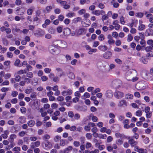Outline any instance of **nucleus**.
<instances>
[{
  "mask_svg": "<svg viewBox=\"0 0 153 153\" xmlns=\"http://www.w3.org/2000/svg\"><path fill=\"white\" fill-rule=\"evenodd\" d=\"M137 74V72L135 70L130 69L126 72V77L127 80L134 82L138 79V78L136 77Z\"/></svg>",
  "mask_w": 153,
  "mask_h": 153,
  "instance_id": "1",
  "label": "nucleus"
},
{
  "mask_svg": "<svg viewBox=\"0 0 153 153\" xmlns=\"http://www.w3.org/2000/svg\"><path fill=\"white\" fill-rule=\"evenodd\" d=\"M53 45L55 46L62 48H65L67 47V43L63 41L60 40H56L53 42Z\"/></svg>",
  "mask_w": 153,
  "mask_h": 153,
  "instance_id": "2",
  "label": "nucleus"
},
{
  "mask_svg": "<svg viewBox=\"0 0 153 153\" xmlns=\"http://www.w3.org/2000/svg\"><path fill=\"white\" fill-rule=\"evenodd\" d=\"M50 52L53 54L56 55L59 53V51L57 47L53 45V44L49 47Z\"/></svg>",
  "mask_w": 153,
  "mask_h": 153,
  "instance_id": "3",
  "label": "nucleus"
},
{
  "mask_svg": "<svg viewBox=\"0 0 153 153\" xmlns=\"http://www.w3.org/2000/svg\"><path fill=\"white\" fill-rule=\"evenodd\" d=\"M114 96L116 98L120 99L123 98L124 96V94L122 92L117 91L114 93Z\"/></svg>",
  "mask_w": 153,
  "mask_h": 153,
  "instance_id": "4",
  "label": "nucleus"
},
{
  "mask_svg": "<svg viewBox=\"0 0 153 153\" xmlns=\"http://www.w3.org/2000/svg\"><path fill=\"white\" fill-rule=\"evenodd\" d=\"M136 88L138 90H142L145 88L144 84L143 82H138L136 85Z\"/></svg>",
  "mask_w": 153,
  "mask_h": 153,
  "instance_id": "5",
  "label": "nucleus"
},
{
  "mask_svg": "<svg viewBox=\"0 0 153 153\" xmlns=\"http://www.w3.org/2000/svg\"><path fill=\"white\" fill-rule=\"evenodd\" d=\"M126 138L129 140L128 142L131 146H134L137 144V141H135L132 138L130 139V137H128V138Z\"/></svg>",
  "mask_w": 153,
  "mask_h": 153,
  "instance_id": "6",
  "label": "nucleus"
},
{
  "mask_svg": "<svg viewBox=\"0 0 153 153\" xmlns=\"http://www.w3.org/2000/svg\"><path fill=\"white\" fill-rule=\"evenodd\" d=\"M107 38L108 39V43L110 45L114 44L115 41L113 39V37L111 34H108L107 36Z\"/></svg>",
  "mask_w": 153,
  "mask_h": 153,
  "instance_id": "7",
  "label": "nucleus"
},
{
  "mask_svg": "<svg viewBox=\"0 0 153 153\" xmlns=\"http://www.w3.org/2000/svg\"><path fill=\"white\" fill-rule=\"evenodd\" d=\"M40 144V142L38 141L35 142H32L30 145V147L31 149H35L36 147H38Z\"/></svg>",
  "mask_w": 153,
  "mask_h": 153,
  "instance_id": "8",
  "label": "nucleus"
},
{
  "mask_svg": "<svg viewBox=\"0 0 153 153\" xmlns=\"http://www.w3.org/2000/svg\"><path fill=\"white\" fill-rule=\"evenodd\" d=\"M127 105V103L126 100H122L120 101L118 104V106L119 107H125Z\"/></svg>",
  "mask_w": 153,
  "mask_h": 153,
  "instance_id": "9",
  "label": "nucleus"
},
{
  "mask_svg": "<svg viewBox=\"0 0 153 153\" xmlns=\"http://www.w3.org/2000/svg\"><path fill=\"white\" fill-rule=\"evenodd\" d=\"M145 35L146 36H153V30L151 29H147L145 33Z\"/></svg>",
  "mask_w": 153,
  "mask_h": 153,
  "instance_id": "10",
  "label": "nucleus"
},
{
  "mask_svg": "<svg viewBox=\"0 0 153 153\" xmlns=\"http://www.w3.org/2000/svg\"><path fill=\"white\" fill-rule=\"evenodd\" d=\"M93 13L95 15L99 16L100 15H103L105 14V12L103 10H95L93 12Z\"/></svg>",
  "mask_w": 153,
  "mask_h": 153,
  "instance_id": "11",
  "label": "nucleus"
},
{
  "mask_svg": "<svg viewBox=\"0 0 153 153\" xmlns=\"http://www.w3.org/2000/svg\"><path fill=\"white\" fill-rule=\"evenodd\" d=\"M105 95L107 98H111L113 96V92L111 90H108L106 91Z\"/></svg>",
  "mask_w": 153,
  "mask_h": 153,
  "instance_id": "12",
  "label": "nucleus"
},
{
  "mask_svg": "<svg viewBox=\"0 0 153 153\" xmlns=\"http://www.w3.org/2000/svg\"><path fill=\"white\" fill-rule=\"evenodd\" d=\"M119 22L117 20L114 21L113 22V24L114 25V28L116 30H119L120 28V26L118 24Z\"/></svg>",
  "mask_w": 153,
  "mask_h": 153,
  "instance_id": "13",
  "label": "nucleus"
},
{
  "mask_svg": "<svg viewBox=\"0 0 153 153\" xmlns=\"http://www.w3.org/2000/svg\"><path fill=\"white\" fill-rule=\"evenodd\" d=\"M52 145L51 142L48 140H46V143H45V149H51L52 147Z\"/></svg>",
  "mask_w": 153,
  "mask_h": 153,
  "instance_id": "14",
  "label": "nucleus"
},
{
  "mask_svg": "<svg viewBox=\"0 0 153 153\" xmlns=\"http://www.w3.org/2000/svg\"><path fill=\"white\" fill-rule=\"evenodd\" d=\"M111 56V53L110 51H107L103 54V57L106 59H109Z\"/></svg>",
  "mask_w": 153,
  "mask_h": 153,
  "instance_id": "15",
  "label": "nucleus"
},
{
  "mask_svg": "<svg viewBox=\"0 0 153 153\" xmlns=\"http://www.w3.org/2000/svg\"><path fill=\"white\" fill-rule=\"evenodd\" d=\"M113 83L117 87L119 86L122 84L121 81L119 79L115 80L113 81Z\"/></svg>",
  "mask_w": 153,
  "mask_h": 153,
  "instance_id": "16",
  "label": "nucleus"
},
{
  "mask_svg": "<svg viewBox=\"0 0 153 153\" xmlns=\"http://www.w3.org/2000/svg\"><path fill=\"white\" fill-rule=\"evenodd\" d=\"M9 133V131L8 130L4 131L3 134H1V136L4 139H5L7 138L8 135Z\"/></svg>",
  "mask_w": 153,
  "mask_h": 153,
  "instance_id": "17",
  "label": "nucleus"
},
{
  "mask_svg": "<svg viewBox=\"0 0 153 153\" xmlns=\"http://www.w3.org/2000/svg\"><path fill=\"white\" fill-rule=\"evenodd\" d=\"M116 137L117 138H120L122 139L124 138L125 136L123 134H121L120 133L118 132L115 134Z\"/></svg>",
  "mask_w": 153,
  "mask_h": 153,
  "instance_id": "18",
  "label": "nucleus"
},
{
  "mask_svg": "<svg viewBox=\"0 0 153 153\" xmlns=\"http://www.w3.org/2000/svg\"><path fill=\"white\" fill-rule=\"evenodd\" d=\"M73 147L72 146H70L65 149L63 151V152L64 153H68V152L71 151Z\"/></svg>",
  "mask_w": 153,
  "mask_h": 153,
  "instance_id": "19",
  "label": "nucleus"
},
{
  "mask_svg": "<svg viewBox=\"0 0 153 153\" xmlns=\"http://www.w3.org/2000/svg\"><path fill=\"white\" fill-rule=\"evenodd\" d=\"M98 48L103 51H105L107 49V47L106 45H100L98 47Z\"/></svg>",
  "mask_w": 153,
  "mask_h": 153,
  "instance_id": "20",
  "label": "nucleus"
},
{
  "mask_svg": "<svg viewBox=\"0 0 153 153\" xmlns=\"http://www.w3.org/2000/svg\"><path fill=\"white\" fill-rule=\"evenodd\" d=\"M16 137V135L14 134H12L10 136L9 140L11 143H13L14 141V139Z\"/></svg>",
  "mask_w": 153,
  "mask_h": 153,
  "instance_id": "21",
  "label": "nucleus"
},
{
  "mask_svg": "<svg viewBox=\"0 0 153 153\" xmlns=\"http://www.w3.org/2000/svg\"><path fill=\"white\" fill-rule=\"evenodd\" d=\"M152 77V75L150 73H147L146 74V76L145 77V79L147 80H151Z\"/></svg>",
  "mask_w": 153,
  "mask_h": 153,
  "instance_id": "22",
  "label": "nucleus"
},
{
  "mask_svg": "<svg viewBox=\"0 0 153 153\" xmlns=\"http://www.w3.org/2000/svg\"><path fill=\"white\" fill-rule=\"evenodd\" d=\"M35 124V121L32 120H30L27 123V124L30 127H33Z\"/></svg>",
  "mask_w": 153,
  "mask_h": 153,
  "instance_id": "23",
  "label": "nucleus"
},
{
  "mask_svg": "<svg viewBox=\"0 0 153 153\" xmlns=\"http://www.w3.org/2000/svg\"><path fill=\"white\" fill-rule=\"evenodd\" d=\"M65 36L69 35L71 33V30L68 28L66 29L63 32Z\"/></svg>",
  "mask_w": 153,
  "mask_h": 153,
  "instance_id": "24",
  "label": "nucleus"
},
{
  "mask_svg": "<svg viewBox=\"0 0 153 153\" xmlns=\"http://www.w3.org/2000/svg\"><path fill=\"white\" fill-rule=\"evenodd\" d=\"M36 93L35 92L32 93L30 95V97L33 99V100H35L36 98Z\"/></svg>",
  "mask_w": 153,
  "mask_h": 153,
  "instance_id": "25",
  "label": "nucleus"
},
{
  "mask_svg": "<svg viewBox=\"0 0 153 153\" xmlns=\"http://www.w3.org/2000/svg\"><path fill=\"white\" fill-rule=\"evenodd\" d=\"M90 97V95L87 92H85L84 93L83 96H82L81 98L82 99L85 100V98L84 97L86 98H88Z\"/></svg>",
  "mask_w": 153,
  "mask_h": 153,
  "instance_id": "26",
  "label": "nucleus"
},
{
  "mask_svg": "<svg viewBox=\"0 0 153 153\" xmlns=\"http://www.w3.org/2000/svg\"><path fill=\"white\" fill-rule=\"evenodd\" d=\"M98 38L99 41H102L105 39V37L103 34H101L98 36Z\"/></svg>",
  "mask_w": 153,
  "mask_h": 153,
  "instance_id": "27",
  "label": "nucleus"
},
{
  "mask_svg": "<svg viewBox=\"0 0 153 153\" xmlns=\"http://www.w3.org/2000/svg\"><path fill=\"white\" fill-rule=\"evenodd\" d=\"M55 29L53 27H50L48 30V32L51 34H54L55 32Z\"/></svg>",
  "mask_w": 153,
  "mask_h": 153,
  "instance_id": "28",
  "label": "nucleus"
},
{
  "mask_svg": "<svg viewBox=\"0 0 153 153\" xmlns=\"http://www.w3.org/2000/svg\"><path fill=\"white\" fill-rule=\"evenodd\" d=\"M32 8L33 9L29 8L27 10V13L28 15H31L32 14L34 9V7H32Z\"/></svg>",
  "mask_w": 153,
  "mask_h": 153,
  "instance_id": "29",
  "label": "nucleus"
},
{
  "mask_svg": "<svg viewBox=\"0 0 153 153\" xmlns=\"http://www.w3.org/2000/svg\"><path fill=\"white\" fill-rule=\"evenodd\" d=\"M133 95L131 94H126L125 95V98L126 99H133Z\"/></svg>",
  "mask_w": 153,
  "mask_h": 153,
  "instance_id": "30",
  "label": "nucleus"
},
{
  "mask_svg": "<svg viewBox=\"0 0 153 153\" xmlns=\"http://www.w3.org/2000/svg\"><path fill=\"white\" fill-rule=\"evenodd\" d=\"M145 28V26L144 25L141 24L138 27V30H143Z\"/></svg>",
  "mask_w": 153,
  "mask_h": 153,
  "instance_id": "31",
  "label": "nucleus"
},
{
  "mask_svg": "<svg viewBox=\"0 0 153 153\" xmlns=\"http://www.w3.org/2000/svg\"><path fill=\"white\" fill-rule=\"evenodd\" d=\"M74 117L75 120H78L80 118V115L79 114L76 113L74 115Z\"/></svg>",
  "mask_w": 153,
  "mask_h": 153,
  "instance_id": "32",
  "label": "nucleus"
},
{
  "mask_svg": "<svg viewBox=\"0 0 153 153\" xmlns=\"http://www.w3.org/2000/svg\"><path fill=\"white\" fill-rule=\"evenodd\" d=\"M66 145V141L65 140L62 139L60 140V146H63Z\"/></svg>",
  "mask_w": 153,
  "mask_h": 153,
  "instance_id": "33",
  "label": "nucleus"
},
{
  "mask_svg": "<svg viewBox=\"0 0 153 153\" xmlns=\"http://www.w3.org/2000/svg\"><path fill=\"white\" fill-rule=\"evenodd\" d=\"M133 38L132 35L131 34H129L128 35L127 41L128 42H130L132 40Z\"/></svg>",
  "mask_w": 153,
  "mask_h": 153,
  "instance_id": "34",
  "label": "nucleus"
},
{
  "mask_svg": "<svg viewBox=\"0 0 153 153\" xmlns=\"http://www.w3.org/2000/svg\"><path fill=\"white\" fill-rule=\"evenodd\" d=\"M61 139V137L58 135H57L54 138V140L55 142H58Z\"/></svg>",
  "mask_w": 153,
  "mask_h": 153,
  "instance_id": "35",
  "label": "nucleus"
},
{
  "mask_svg": "<svg viewBox=\"0 0 153 153\" xmlns=\"http://www.w3.org/2000/svg\"><path fill=\"white\" fill-rule=\"evenodd\" d=\"M86 137L88 139L90 140L91 139L92 135L91 133H87L85 135Z\"/></svg>",
  "mask_w": 153,
  "mask_h": 153,
  "instance_id": "36",
  "label": "nucleus"
},
{
  "mask_svg": "<svg viewBox=\"0 0 153 153\" xmlns=\"http://www.w3.org/2000/svg\"><path fill=\"white\" fill-rule=\"evenodd\" d=\"M73 145L75 147H78L80 146V143L79 141H75L74 142Z\"/></svg>",
  "mask_w": 153,
  "mask_h": 153,
  "instance_id": "37",
  "label": "nucleus"
},
{
  "mask_svg": "<svg viewBox=\"0 0 153 153\" xmlns=\"http://www.w3.org/2000/svg\"><path fill=\"white\" fill-rule=\"evenodd\" d=\"M50 137V135L48 134H46L43 136V139L45 141L47 140H46L49 139Z\"/></svg>",
  "mask_w": 153,
  "mask_h": 153,
  "instance_id": "38",
  "label": "nucleus"
},
{
  "mask_svg": "<svg viewBox=\"0 0 153 153\" xmlns=\"http://www.w3.org/2000/svg\"><path fill=\"white\" fill-rule=\"evenodd\" d=\"M3 43L4 45L7 46L8 44V42L7 39L4 38L2 39Z\"/></svg>",
  "mask_w": 153,
  "mask_h": 153,
  "instance_id": "39",
  "label": "nucleus"
},
{
  "mask_svg": "<svg viewBox=\"0 0 153 153\" xmlns=\"http://www.w3.org/2000/svg\"><path fill=\"white\" fill-rule=\"evenodd\" d=\"M51 107L53 109H55L57 108L58 107V105L55 103H53L51 105Z\"/></svg>",
  "mask_w": 153,
  "mask_h": 153,
  "instance_id": "40",
  "label": "nucleus"
},
{
  "mask_svg": "<svg viewBox=\"0 0 153 153\" xmlns=\"http://www.w3.org/2000/svg\"><path fill=\"white\" fill-rule=\"evenodd\" d=\"M21 150V149L20 147L18 146H16L12 150L13 151L16 152H19Z\"/></svg>",
  "mask_w": 153,
  "mask_h": 153,
  "instance_id": "41",
  "label": "nucleus"
},
{
  "mask_svg": "<svg viewBox=\"0 0 153 153\" xmlns=\"http://www.w3.org/2000/svg\"><path fill=\"white\" fill-rule=\"evenodd\" d=\"M68 76L71 79H74L75 78V76L74 73L72 72H70L68 75Z\"/></svg>",
  "mask_w": 153,
  "mask_h": 153,
  "instance_id": "42",
  "label": "nucleus"
},
{
  "mask_svg": "<svg viewBox=\"0 0 153 153\" xmlns=\"http://www.w3.org/2000/svg\"><path fill=\"white\" fill-rule=\"evenodd\" d=\"M12 31L13 33H14L15 32H19L20 30L19 29L17 28H13L12 29Z\"/></svg>",
  "mask_w": 153,
  "mask_h": 153,
  "instance_id": "43",
  "label": "nucleus"
},
{
  "mask_svg": "<svg viewBox=\"0 0 153 153\" xmlns=\"http://www.w3.org/2000/svg\"><path fill=\"white\" fill-rule=\"evenodd\" d=\"M108 17L107 15H103L102 16L101 19L103 21L105 20L108 19Z\"/></svg>",
  "mask_w": 153,
  "mask_h": 153,
  "instance_id": "44",
  "label": "nucleus"
},
{
  "mask_svg": "<svg viewBox=\"0 0 153 153\" xmlns=\"http://www.w3.org/2000/svg\"><path fill=\"white\" fill-rule=\"evenodd\" d=\"M9 82L8 80H5L0 85H8L9 84Z\"/></svg>",
  "mask_w": 153,
  "mask_h": 153,
  "instance_id": "45",
  "label": "nucleus"
},
{
  "mask_svg": "<svg viewBox=\"0 0 153 153\" xmlns=\"http://www.w3.org/2000/svg\"><path fill=\"white\" fill-rule=\"evenodd\" d=\"M142 114V111L140 110L137 111L136 112V115L137 116L140 117Z\"/></svg>",
  "mask_w": 153,
  "mask_h": 153,
  "instance_id": "46",
  "label": "nucleus"
},
{
  "mask_svg": "<svg viewBox=\"0 0 153 153\" xmlns=\"http://www.w3.org/2000/svg\"><path fill=\"white\" fill-rule=\"evenodd\" d=\"M14 78L16 82H19L20 80L21 77L19 75H17L15 76V77Z\"/></svg>",
  "mask_w": 153,
  "mask_h": 153,
  "instance_id": "47",
  "label": "nucleus"
},
{
  "mask_svg": "<svg viewBox=\"0 0 153 153\" xmlns=\"http://www.w3.org/2000/svg\"><path fill=\"white\" fill-rule=\"evenodd\" d=\"M32 90L31 88L27 89L25 90V92L26 94H29L32 92Z\"/></svg>",
  "mask_w": 153,
  "mask_h": 153,
  "instance_id": "48",
  "label": "nucleus"
},
{
  "mask_svg": "<svg viewBox=\"0 0 153 153\" xmlns=\"http://www.w3.org/2000/svg\"><path fill=\"white\" fill-rule=\"evenodd\" d=\"M33 74L31 72H29L27 74L26 76L29 78H32L33 77Z\"/></svg>",
  "mask_w": 153,
  "mask_h": 153,
  "instance_id": "49",
  "label": "nucleus"
},
{
  "mask_svg": "<svg viewBox=\"0 0 153 153\" xmlns=\"http://www.w3.org/2000/svg\"><path fill=\"white\" fill-rule=\"evenodd\" d=\"M98 7L101 9H103L105 8V5H104L101 3H100L98 4Z\"/></svg>",
  "mask_w": 153,
  "mask_h": 153,
  "instance_id": "50",
  "label": "nucleus"
},
{
  "mask_svg": "<svg viewBox=\"0 0 153 153\" xmlns=\"http://www.w3.org/2000/svg\"><path fill=\"white\" fill-rule=\"evenodd\" d=\"M99 42L98 41L94 42V44L93 45V47L94 48L97 47L99 45Z\"/></svg>",
  "mask_w": 153,
  "mask_h": 153,
  "instance_id": "51",
  "label": "nucleus"
},
{
  "mask_svg": "<svg viewBox=\"0 0 153 153\" xmlns=\"http://www.w3.org/2000/svg\"><path fill=\"white\" fill-rule=\"evenodd\" d=\"M120 22L123 25H124L125 23L124 21V18L123 16H121L120 18Z\"/></svg>",
  "mask_w": 153,
  "mask_h": 153,
  "instance_id": "52",
  "label": "nucleus"
},
{
  "mask_svg": "<svg viewBox=\"0 0 153 153\" xmlns=\"http://www.w3.org/2000/svg\"><path fill=\"white\" fill-rule=\"evenodd\" d=\"M86 12L85 10V9H82L78 11V13L80 15H82L85 13Z\"/></svg>",
  "mask_w": 153,
  "mask_h": 153,
  "instance_id": "53",
  "label": "nucleus"
},
{
  "mask_svg": "<svg viewBox=\"0 0 153 153\" xmlns=\"http://www.w3.org/2000/svg\"><path fill=\"white\" fill-rule=\"evenodd\" d=\"M24 73H26V71L25 70H21L17 72V74H23Z\"/></svg>",
  "mask_w": 153,
  "mask_h": 153,
  "instance_id": "54",
  "label": "nucleus"
},
{
  "mask_svg": "<svg viewBox=\"0 0 153 153\" xmlns=\"http://www.w3.org/2000/svg\"><path fill=\"white\" fill-rule=\"evenodd\" d=\"M22 1L21 0H16L15 1V4L16 5L19 6L22 4Z\"/></svg>",
  "mask_w": 153,
  "mask_h": 153,
  "instance_id": "55",
  "label": "nucleus"
},
{
  "mask_svg": "<svg viewBox=\"0 0 153 153\" xmlns=\"http://www.w3.org/2000/svg\"><path fill=\"white\" fill-rule=\"evenodd\" d=\"M11 76V74L10 73H7L6 74L4 75V78L5 79H7L10 78Z\"/></svg>",
  "mask_w": 153,
  "mask_h": 153,
  "instance_id": "56",
  "label": "nucleus"
},
{
  "mask_svg": "<svg viewBox=\"0 0 153 153\" xmlns=\"http://www.w3.org/2000/svg\"><path fill=\"white\" fill-rule=\"evenodd\" d=\"M25 134H26V133L23 131H21L19 133V136L21 137H23Z\"/></svg>",
  "mask_w": 153,
  "mask_h": 153,
  "instance_id": "57",
  "label": "nucleus"
},
{
  "mask_svg": "<svg viewBox=\"0 0 153 153\" xmlns=\"http://www.w3.org/2000/svg\"><path fill=\"white\" fill-rule=\"evenodd\" d=\"M64 99V98L62 96H59L57 98V100L59 101H62Z\"/></svg>",
  "mask_w": 153,
  "mask_h": 153,
  "instance_id": "58",
  "label": "nucleus"
},
{
  "mask_svg": "<svg viewBox=\"0 0 153 153\" xmlns=\"http://www.w3.org/2000/svg\"><path fill=\"white\" fill-rule=\"evenodd\" d=\"M143 16V14L141 12L137 13H136V16L140 18L142 17Z\"/></svg>",
  "mask_w": 153,
  "mask_h": 153,
  "instance_id": "59",
  "label": "nucleus"
},
{
  "mask_svg": "<svg viewBox=\"0 0 153 153\" xmlns=\"http://www.w3.org/2000/svg\"><path fill=\"white\" fill-rule=\"evenodd\" d=\"M20 62V61L19 59H16L14 63L15 65L17 66H19Z\"/></svg>",
  "mask_w": 153,
  "mask_h": 153,
  "instance_id": "60",
  "label": "nucleus"
},
{
  "mask_svg": "<svg viewBox=\"0 0 153 153\" xmlns=\"http://www.w3.org/2000/svg\"><path fill=\"white\" fill-rule=\"evenodd\" d=\"M42 122L41 121L37 120L36 121V125L37 126H39L42 124Z\"/></svg>",
  "mask_w": 153,
  "mask_h": 153,
  "instance_id": "61",
  "label": "nucleus"
},
{
  "mask_svg": "<svg viewBox=\"0 0 153 153\" xmlns=\"http://www.w3.org/2000/svg\"><path fill=\"white\" fill-rule=\"evenodd\" d=\"M30 139V138L29 137H25L23 138V140L24 142H26L27 143H28L29 140Z\"/></svg>",
  "mask_w": 153,
  "mask_h": 153,
  "instance_id": "62",
  "label": "nucleus"
},
{
  "mask_svg": "<svg viewBox=\"0 0 153 153\" xmlns=\"http://www.w3.org/2000/svg\"><path fill=\"white\" fill-rule=\"evenodd\" d=\"M137 30L134 28H131L130 32L132 34H135L136 33Z\"/></svg>",
  "mask_w": 153,
  "mask_h": 153,
  "instance_id": "63",
  "label": "nucleus"
},
{
  "mask_svg": "<svg viewBox=\"0 0 153 153\" xmlns=\"http://www.w3.org/2000/svg\"><path fill=\"white\" fill-rule=\"evenodd\" d=\"M18 94V93L16 91H13L12 92L11 95L13 97H15L17 96Z\"/></svg>",
  "mask_w": 153,
  "mask_h": 153,
  "instance_id": "64",
  "label": "nucleus"
}]
</instances>
